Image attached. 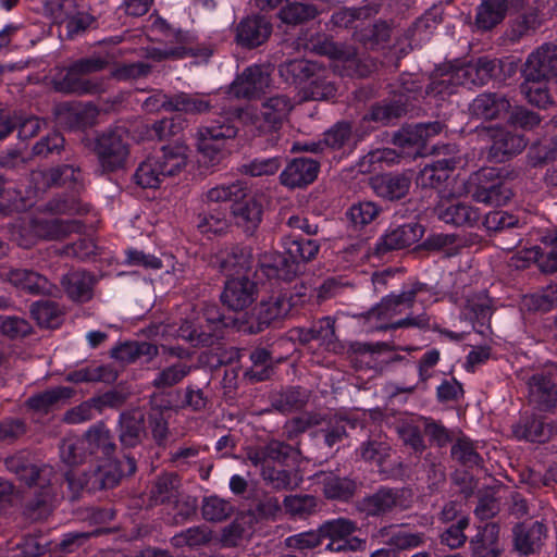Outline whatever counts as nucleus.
Wrapping results in <instances>:
<instances>
[{
	"instance_id": "f03ea898",
	"label": "nucleus",
	"mask_w": 557,
	"mask_h": 557,
	"mask_svg": "<svg viewBox=\"0 0 557 557\" xmlns=\"http://www.w3.org/2000/svg\"><path fill=\"white\" fill-rule=\"evenodd\" d=\"M187 311V309L185 310ZM181 325L176 335L191 346H211L223 336L227 325L216 304L190 305V312H182Z\"/></svg>"
},
{
	"instance_id": "f8f14e48",
	"label": "nucleus",
	"mask_w": 557,
	"mask_h": 557,
	"mask_svg": "<svg viewBox=\"0 0 557 557\" xmlns=\"http://www.w3.org/2000/svg\"><path fill=\"white\" fill-rule=\"evenodd\" d=\"M292 305L286 295L273 294L262 299L253 309L250 321L244 331L250 334L263 332L272 323L285 318L290 311Z\"/></svg>"
},
{
	"instance_id": "69168bd1",
	"label": "nucleus",
	"mask_w": 557,
	"mask_h": 557,
	"mask_svg": "<svg viewBox=\"0 0 557 557\" xmlns=\"http://www.w3.org/2000/svg\"><path fill=\"white\" fill-rule=\"evenodd\" d=\"M72 393L69 387H54L29 397L27 405L36 411L48 412L60 400L70 398Z\"/></svg>"
},
{
	"instance_id": "4be33fe9",
	"label": "nucleus",
	"mask_w": 557,
	"mask_h": 557,
	"mask_svg": "<svg viewBox=\"0 0 557 557\" xmlns=\"http://www.w3.org/2000/svg\"><path fill=\"white\" fill-rule=\"evenodd\" d=\"M418 302L417 281L408 282L403 286L401 293L398 295H389L369 312L370 318L379 320L392 319L401 312L400 307H412Z\"/></svg>"
},
{
	"instance_id": "3c124183",
	"label": "nucleus",
	"mask_w": 557,
	"mask_h": 557,
	"mask_svg": "<svg viewBox=\"0 0 557 557\" xmlns=\"http://www.w3.org/2000/svg\"><path fill=\"white\" fill-rule=\"evenodd\" d=\"M157 354V346L147 342H126L111 350L112 358L124 363L135 362L140 357L150 359Z\"/></svg>"
},
{
	"instance_id": "ddd939ff",
	"label": "nucleus",
	"mask_w": 557,
	"mask_h": 557,
	"mask_svg": "<svg viewBox=\"0 0 557 557\" xmlns=\"http://www.w3.org/2000/svg\"><path fill=\"white\" fill-rule=\"evenodd\" d=\"M52 88L64 95H96L103 90V83L99 78L83 77L74 67L59 69L51 77Z\"/></svg>"
},
{
	"instance_id": "c9c22d12",
	"label": "nucleus",
	"mask_w": 557,
	"mask_h": 557,
	"mask_svg": "<svg viewBox=\"0 0 557 557\" xmlns=\"http://www.w3.org/2000/svg\"><path fill=\"white\" fill-rule=\"evenodd\" d=\"M61 283L74 301L86 302L92 297L94 277L86 271H71L63 276Z\"/></svg>"
},
{
	"instance_id": "13d9d810",
	"label": "nucleus",
	"mask_w": 557,
	"mask_h": 557,
	"mask_svg": "<svg viewBox=\"0 0 557 557\" xmlns=\"http://www.w3.org/2000/svg\"><path fill=\"white\" fill-rule=\"evenodd\" d=\"M381 213V208L373 201H359L354 203L346 212L349 225L355 230H361L373 222Z\"/></svg>"
},
{
	"instance_id": "37998d69",
	"label": "nucleus",
	"mask_w": 557,
	"mask_h": 557,
	"mask_svg": "<svg viewBox=\"0 0 557 557\" xmlns=\"http://www.w3.org/2000/svg\"><path fill=\"white\" fill-rule=\"evenodd\" d=\"M211 54V49L200 42L194 33L176 32V59L193 58L206 61Z\"/></svg>"
},
{
	"instance_id": "7c9ffc66",
	"label": "nucleus",
	"mask_w": 557,
	"mask_h": 557,
	"mask_svg": "<svg viewBox=\"0 0 557 557\" xmlns=\"http://www.w3.org/2000/svg\"><path fill=\"white\" fill-rule=\"evenodd\" d=\"M252 267V253L249 247L233 246L219 257V269L228 277L246 275Z\"/></svg>"
},
{
	"instance_id": "6e6d98bb",
	"label": "nucleus",
	"mask_w": 557,
	"mask_h": 557,
	"mask_svg": "<svg viewBox=\"0 0 557 557\" xmlns=\"http://www.w3.org/2000/svg\"><path fill=\"white\" fill-rule=\"evenodd\" d=\"M88 456L84 436L74 434L66 435L60 444V458L69 466H77L85 461Z\"/></svg>"
},
{
	"instance_id": "a211bd4d",
	"label": "nucleus",
	"mask_w": 557,
	"mask_h": 557,
	"mask_svg": "<svg viewBox=\"0 0 557 557\" xmlns=\"http://www.w3.org/2000/svg\"><path fill=\"white\" fill-rule=\"evenodd\" d=\"M422 235V226L414 222L391 227L375 244V253L384 256L389 251L407 248L417 243Z\"/></svg>"
},
{
	"instance_id": "5fc2aeb1",
	"label": "nucleus",
	"mask_w": 557,
	"mask_h": 557,
	"mask_svg": "<svg viewBox=\"0 0 557 557\" xmlns=\"http://www.w3.org/2000/svg\"><path fill=\"white\" fill-rule=\"evenodd\" d=\"M144 433V417L139 412L122 413L120 417V441L126 447L140 443Z\"/></svg>"
},
{
	"instance_id": "39448f33",
	"label": "nucleus",
	"mask_w": 557,
	"mask_h": 557,
	"mask_svg": "<svg viewBox=\"0 0 557 557\" xmlns=\"http://www.w3.org/2000/svg\"><path fill=\"white\" fill-rule=\"evenodd\" d=\"M174 384V368L169 367L154 379L157 392L151 398L150 424L153 437L161 443L169 432V420L173 416L172 386Z\"/></svg>"
},
{
	"instance_id": "0eeeda50",
	"label": "nucleus",
	"mask_w": 557,
	"mask_h": 557,
	"mask_svg": "<svg viewBox=\"0 0 557 557\" xmlns=\"http://www.w3.org/2000/svg\"><path fill=\"white\" fill-rule=\"evenodd\" d=\"M237 131L235 114L230 111L214 114L199 128L200 149L211 165L220 163L222 159L220 141L234 138Z\"/></svg>"
},
{
	"instance_id": "393cba45",
	"label": "nucleus",
	"mask_w": 557,
	"mask_h": 557,
	"mask_svg": "<svg viewBox=\"0 0 557 557\" xmlns=\"http://www.w3.org/2000/svg\"><path fill=\"white\" fill-rule=\"evenodd\" d=\"M271 33L272 25L265 17L252 15L238 23L236 40L244 47L255 48L265 42Z\"/></svg>"
},
{
	"instance_id": "7ed1b4c3",
	"label": "nucleus",
	"mask_w": 557,
	"mask_h": 557,
	"mask_svg": "<svg viewBox=\"0 0 557 557\" xmlns=\"http://www.w3.org/2000/svg\"><path fill=\"white\" fill-rule=\"evenodd\" d=\"M4 465L8 471L14 473L21 482L35 488L36 500L32 505L33 509L52 500L54 497L52 480L55 475L52 467L34 463L25 453L8 457Z\"/></svg>"
},
{
	"instance_id": "a878e982",
	"label": "nucleus",
	"mask_w": 557,
	"mask_h": 557,
	"mask_svg": "<svg viewBox=\"0 0 557 557\" xmlns=\"http://www.w3.org/2000/svg\"><path fill=\"white\" fill-rule=\"evenodd\" d=\"M510 107V101L504 95L483 92L473 99L469 111L474 117L490 121L503 117Z\"/></svg>"
},
{
	"instance_id": "b1692460",
	"label": "nucleus",
	"mask_w": 557,
	"mask_h": 557,
	"mask_svg": "<svg viewBox=\"0 0 557 557\" xmlns=\"http://www.w3.org/2000/svg\"><path fill=\"white\" fill-rule=\"evenodd\" d=\"M320 163L310 158H296L280 174L282 185L289 188L304 187L318 177Z\"/></svg>"
},
{
	"instance_id": "423d86ee",
	"label": "nucleus",
	"mask_w": 557,
	"mask_h": 557,
	"mask_svg": "<svg viewBox=\"0 0 557 557\" xmlns=\"http://www.w3.org/2000/svg\"><path fill=\"white\" fill-rule=\"evenodd\" d=\"M293 109L294 103L287 95H275L265 98L257 112L246 111L242 117L259 134L268 135L282 128Z\"/></svg>"
},
{
	"instance_id": "79ce46f5",
	"label": "nucleus",
	"mask_w": 557,
	"mask_h": 557,
	"mask_svg": "<svg viewBox=\"0 0 557 557\" xmlns=\"http://www.w3.org/2000/svg\"><path fill=\"white\" fill-rule=\"evenodd\" d=\"M421 417L400 419L395 424V430L399 438L416 454H421L425 449V443L421 434Z\"/></svg>"
},
{
	"instance_id": "49530a36",
	"label": "nucleus",
	"mask_w": 557,
	"mask_h": 557,
	"mask_svg": "<svg viewBox=\"0 0 557 557\" xmlns=\"http://www.w3.org/2000/svg\"><path fill=\"white\" fill-rule=\"evenodd\" d=\"M112 394H104L101 397L91 398L69 410L64 416V421L70 424L89 421L95 417L96 411H101L103 407L112 406Z\"/></svg>"
},
{
	"instance_id": "338daca9",
	"label": "nucleus",
	"mask_w": 557,
	"mask_h": 557,
	"mask_svg": "<svg viewBox=\"0 0 557 557\" xmlns=\"http://www.w3.org/2000/svg\"><path fill=\"white\" fill-rule=\"evenodd\" d=\"M545 82L524 77V82L520 85V90L528 102L540 109H546L553 103Z\"/></svg>"
},
{
	"instance_id": "a18cd8bd",
	"label": "nucleus",
	"mask_w": 557,
	"mask_h": 557,
	"mask_svg": "<svg viewBox=\"0 0 557 557\" xmlns=\"http://www.w3.org/2000/svg\"><path fill=\"white\" fill-rule=\"evenodd\" d=\"M232 213L237 225L253 231L261 221V207L253 198H243L232 206Z\"/></svg>"
},
{
	"instance_id": "8fccbe9b",
	"label": "nucleus",
	"mask_w": 557,
	"mask_h": 557,
	"mask_svg": "<svg viewBox=\"0 0 557 557\" xmlns=\"http://www.w3.org/2000/svg\"><path fill=\"white\" fill-rule=\"evenodd\" d=\"M37 240H59L66 237L76 228V222L57 218H36Z\"/></svg>"
},
{
	"instance_id": "4468645a",
	"label": "nucleus",
	"mask_w": 557,
	"mask_h": 557,
	"mask_svg": "<svg viewBox=\"0 0 557 557\" xmlns=\"http://www.w3.org/2000/svg\"><path fill=\"white\" fill-rule=\"evenodd\" d=\"M528 79L549 81L557 76V44L545 42L532 51L523 65Z\"/></svg>"
},
{
	"instance_id": "bf43d9fd",
	"label": "nucleus",
	"mask_w": 557,
	"mask_h": 557,
	"mask_svg": "<svg viewBox=\"0 0 557 557\" xmlns=\"http://www.w3.org/2000/svg\"><path fill=\"white\" fill-rule=\"evenodd\" d=\"M468 309L474 321V330L484 335L490 330V320L493 314L491 299L485 295L471 298L468 300Z\"/></svg>"
},
{
	"instance_id": "f3484780",
	"label": "nucleus",
	"mask_w": 557,
	"mask_h": 557,
	"mask_svg": "<svg viewBox=\"0 0 557 557\" xmlns=\"http://www.w3.org/2000/svg\"><path fill=\"white\" fill-rule=\"evenodd\" d=\"M434 213L438 220L455 226H473L480 220L476 208L456 197H442L434 207Z\"/></svg>"
},
{
	"instance_id": "a19ab883",
	"label": "nucleus",
	"mask_w": 557,
	"mask_h": 557,
	"mask_svg": "<svg viewBox=\"0 0 557 557\" xmlns=\"http://www.w3.org/2000/svg\"><path fill=\"white\" fill-rule=\"evenodd\" d=\"M508 11L507 0H484L476 9L475 25L490 30L503 22Z\"/></svg>"
},
{
	"instance_id": "20e7f679",
	"label": "nucleus",
	"mask_w": 557,
	"mask_h": 557,
	"mask_svg": "<svg viewBox=\"0 0 557 557\" xmlns=\"http://www.w3.org/2000/svg\"><path fill=\"white\" fill-rule=\"evenodd\" d=\"M412 493L405 487L381 486L358 499L356 510L366 518H384L411 507Z\"/></svg>"
},
{
	"instance_id": "1a4fd4ad",
	"label": "nucleus",
	"mask_w": 557,
	"mask_h": 557,
	"mask_svg": "<svg viewBox=\"0 0 557 557\" xmlns=\"http://www.w3.org/2000/svg\"><path fill=\"white\" fill-rule=\"evenodd\" d=\"M476 132L481 140L491 143L487 158L492 162H505L521 153L528 145L523 135L503 126H484Z\"/></svg>"
},
{
	"instance_id": "5701e85b",
	"label": "nucleus",
	"mask_w": 557,
	"mask_h": 557,
	"mask_svg": "<svg viewBox=\"0 0 557 557\" xmlns=\"http://www.w3.org/2000/svg\"><path fill=\"white\" fill-rule=\"evenodd\" d=\"M546 537L547 527L541 521L522 522L513 528L515 547L523 555L540 552Z\"/></svg>"
},
{
	"instance_id": "bb28decb",
	"label": "nucleus",
	"mask_w": 557,
	"mask_h": 557,
	"mask_svg": "<svg viewBox=\"0 0 557 557\" xmlns=\"http://www.w3.org/2000/svg\"><path fill=\"white\" fill-rule=\"evenodd\" d=\"M260 272L268 278L292 281L298 273L299 267L296 261L288 257L285 251L265 252L259 259Z\"/></svg>"
},
{
	"instance_id": "de8ad7c7",
	"label": "nucleus",
	"mask_w": 557,
	"mask_h": 557,
	"mask_svg": "<svg viewBox=\"0 0 557 557\" xmlns=\"http://www.w3.org/2000/svg\"><path fill=\"white\" fill-rule=\"evenodd\" d=\"M317 72H321L318 64L304 59L290 60L280 66L281 75L294 84H309Z\"/></svg>"
},
{
	"instance_id": "c85d7f7f",
	"label": "nucleus",
	"mask_w": 557,
	"mask_h": 557,
	"mask_svg": "<svg viewBox=\"0 0 557 557\" xmlns=\"http://www.w3.org/2000/svg\"><path fill=\"white\" fill-rule=\"evenodd\" d=\"M322 136L327 149L343 153L352 152L362 138L358 131L352 132L351 124L346 121L335 123Z\"/></svg>"
},
{
	"instance_id": "0e129e2a",
	"label": "nucleus",
	"mask_w": 557,
	"mask_h": 557,
	"mask_svg": "<svg viewBox=\"0 0 557 557\" xmlns=\"http://www.w3.org/2000/svg\"><path fill=\"white\" fill-rule=\"evenodd\" d=\"M116 379L115 371L109 366H88L67 374V381L83 382H113Z\"/></svg>"
},
{
	"instance_id": "c03bdc74",
	"label": "nucleus",
	"mask_w": 557,
	"mask_h": 557,
	"mask_svg": "<svg viewBox=\"0 0 557 557\" xmlns=\"http://www.w3.org/2000/svg\"><path fill=\"white\" fill-rule=\"evenodd\" d=\"M409 96L399 94L393 100L373 106L369 119L374 122L382 124H388L393 120L400 117L407 112L409 106Z\"/></svg>"
},
{
	"instance_id": "ea45409f",
	"label": "nucleus",
	"mask_w": 557,
	"mask_h": 557,
	"mask_svg": "<svg viewBox=\"0 0 557 557\" xmlns=\"http://www.w3.org/2000/svg\"><path fill=\"white\" fill-rule=\"evenodd\" d=\"M323 494L327 499L348 502L357 493L359 484L349 478H341L333 473L323 474Z\"/></svg>"
},
{
	"instance_id": "052dcab7",
	"label": "nucleus",
	"mask_w": 557,
	"mask_h": 557,
	"mask_svg": "<svg viewBox=\"0 0 557 557\" xmlns=\"http://www.w3.org/2000/svg\"><path fill=\"white\" fill-rule=\"evenodd\" d=\"M355 37L364 47L374 49L389 39L391 28L382 21L362 27L360 25L355 32Z\"/></svg>"
},
{
	"instance_id": "6e6552de",
	"label": "nucleus",
	"mask_w": 557,
	"mask_h": 557,
	"mask_svg": "<svg viewBox=\"0 0 557 557\" xmlns=\"http://www.w3.org/2000/svg\"><path fill=\"white\" fill-rule=\"evenodd\" d=\"M309 48L321 55H327L343 65L342 74L348 76H367L371 69L360 63L352 46L336 44L326 35H317L309 40ZM339 64H336L338 67Z\"/></svg>"
},
{
	"instance_id": "58836bf2",
	"label": "nucleus",
	"mask_w": 557,
	"mask_h": 557,
	"mask_svg": "<svg viewBox=\"0 0 557 557\" xmlns=\"http://www.w3.org/2000/svg\"><path fill=\"white\" fill-rule=\"evenodd\" d=\"M458 163V159L449 157L425 164L420 172L418 182L423 187L436 188L448 178L449 172L455 170Z\"/></svg>"
},
{
	"instance_id": "9b49d317",
	"label": "nucleus",
	"mask_w": 557,
	"mask_h": 557,
	"mask_svg": "<svg viewBox=\"0 0 557 557\" xmlns=\"http://www.w3.org/2000/svg\"><path fill=\"white\" fill-rule=\"evenodd\" d=\"M469 184L475 186L471 193L478 202L497 207L506 205L512 197L511 189L497 180V172L493 168H484L473 173Z\"/></svg>"
},
{
	"instance_id": "c756f323",
	"label": "nucleus",
	"mask_w": 557,
	"mask_h": 557,
	"mask_svg": "<svg viewBox=\"0 0 557 557\" xmlns=\"http://www.w3.org/2000/svg\"><path fill=\"white\" fill-rule=\"evenodd\" d=\"M411 185V177L405 173H387L371 180L374 193L388 200H397L407 195Z\"/></svg>"
},
{
	"instance_id": "72a5a7b5",
	"label": "nucleus",
	"mask_w": 557,
	"mask_h": 557,
	"mask_svg": "<svg viewBox=\"0 0 557 557\" xmlns=\"http://www.w3.org/2000/svg\"><path fill=\"white\" fill-rule=\"evenodd\" d=\"M281 244L285 253L296 261L299 267L300 262H310L318 256L320 244L315 239L302 238L294 234L282 236Z\"/></svg>"
},
{
	"instance_id": "f704fd0d",
	"label": "nucleus",
	"mask_w": 557,
	"mask_h": 557,
	"mask_svg": "<svg viewBox=\"0 0 557 557\" xmlns=\"http://www.w3.org/2000/svg\"><path fill=\"white\" fill-rule=\"evenodd\" d=\"M381 537H386L385 544L397 549H414L424 545L426 537L422 532H411L404 527H384L379 530Z\"/></svg>"
},
{
	"instance_id": "09e8293b",
	"label": "nucleus",
	"mask_w": 557,
	"mask_h": 557,
	"mask_svg": "<svg viewBox=\"0 0 557 557\" xmlns=\"http://www.w3.org/2000/svg\"><path fill=\"white\" fill-rule=\"evenodd\" d=\"M88 456L101 453L103 457L110 458L115 449L110 431L103 424L92 425L84 435Z\"/></svg>"
},
{
	"instance_id": "864d4df0",
	"label": "nucleus",
	"mask_w": 557,
	"mask_h": 557,
	"mask_svg": "<svg viewBox=\"0 0 557 557\" xmlns=\"http://www.w3.org/2000/svg\"><path fill=\"white\" fill-rule=\"evenodd\" d=\"M376 12L375 8L370 5L361 8H343L332 14L331 23L336 27H354L357 30L366 20L375 15Z\"/></svg>"
},
{
	"instance_id": "603ef678",
	"label": "nucleus",
	"mask_w": 557,
	"mask_h": 557,
	"mask_svg": "<svg viewBox=\"0 0 557 557\" xmlns=\"http://www.w3.org/2000/svg\"><path fill=\"white\" fill-rule=\"evenodd\" d=\"M10 236L22 248H32L37 240L36 216L23 215L10 224Z\"/></svg>"
},
{
	"instance_id": "aec40b11",
	"label": "nucleus",
	"mask_w": 557,
	"mask_h": 557,
	"mask_svg": "<svg viewBox=\"0 0 557 557\" xmlns=\"http://www.w3.org/2000/svg\"><path fill=\"white\" fill-rule=\"evenodd\" d=\"M136 472V461L133 457L125 456L124 461L98 466L88 478L79 481L78 487L83 488L89 484L91 487L111 488L115 486L123 475H132Z\"/></svg>"
},
{
	"instance_id": "6ab92c4d",
	"label": "nucleus",
	"mask_w": 557,
	"mask_h": 557,
	"mask_svg": "<svg viewBox=\"0 0 557 557\" xmlns=\"http://www.w3.org/2000/svg\"><path fill=\"white\" fill-rule=\"evenodd\" d=\"M257 297V285L247 275L228 277L221 300L228 309L239 311L250 306Z\"/></svg>"
},
{
	"instance_id": "cd10ccee",
	"label": "nucleus",
	"mask_w": 557,
	"mask_h": 557,
	"mask_svg": "<svg viewBox=\"0 0 557 557\" xmlns=\"http://www.w3.org/2000/svg\"><path fill=\"white\" fill-rule=\"evenodd\" d=\"M320 528L323 540H329L326 549L331 552H346L347 539L358 529L357 523L347 518L327 520Z\"/></svg>"
},
{
	"instance_id": "9d476101",
	"label": "nucleus",
	"mask_w": 557,
	"mask_h": 557,
	"mask_svg": "<svg viewBox=\"0 0 557 557\" xmlns=\"http://www.w3.org/2000/svg\"><path fill=\"white\" fill-rule=\"evenodd\" d=\"M126 137L123 128H115L97 138L95 153L102 173L115 172L125 165L129 153Z\"/></svg>"
},
{
	"instance_id": "412c9836",
	"label": "nucleus",
	"mask_w": 557,
	"mask_h": 557,
	"mask_svg": "<svg viewBox=\"0 0 557 557\" xmlns=\"http://www.w3.org/2000/svg\"><path fill=\"white\" fill-rule=\"evenodd\" d=\"M540 242L550 249L543 251L540 246H534L522 251L518 260L534 262L543 273L557 272V227L546 230Z\"/></svg>"
},
{
	"instance_id": "774afa93",
	"label": "nucleus",
	"mask_w": 557,
	"mask_h": 557,
	"mask_svg": "<svg viewBox=\"0 0 557 557\" xmlns=\"http://www.w3.org/2000/svg\"><path fill=\"white\" fill-rule=\"evenodd\" d=\"M524 306L532 310L547 312L557 306V282H554L540 292L525 296Z\"/></svg>"
},
{
	"instance_id": "2f4dec72",
	"label": "nucleus",
	"mask_w": 557,
	"mask_h": 557,
	"mask_svg": "<svg viewBox=\"0 0 557 557\" xmlns=\"http://www.w3.org/2000/svg\"><path fill=\"white\" fill-rule=\"evenodd\" d=\"M293 450L289 444L280 441H271L264 446L248 449L246 456L255 467H264L272 466L273 462H285Z\"/></svg>"
},
{
	"instance_id": "f257e3e1",
	"label": "nucleus",
	"mask_w": 557,
	"mask_h": 557,
	"mask_svg": "<svg viewBox=\"0 0 557 557\" xmlns=\"http://www.w3.org/2000/svg\"><path fill=\"white\" fill-rule=\"evenodd\" d=\"M174 117H165L156 122L149 131V137L157 139L161 146L159 151L141 162L134 180L143 188H157L164 177L174 173Z\"/></svg>"
},
{
	"instance_id": "4d7b16f0",
	"label": "nucleus",
	"mask_w": 557,
	"mask_h": 557,
	"mask_svg": "<svg viewBox=\"0 0 557 557\" xmlns=\"http://www.w3.org/2000/svg\"><path fill=\"white\" fill-rule=\"evenodd\" d=\"M281 510L278 498L269 493L256 495L248 505V513L256 520H275Z\"/></svg>"
},
{
	"instance_id": "680f3d73",
	"label": "nucleus",
	"mask_w": 557,
	"mask_h": 557,
	"mask_svg": "<svg viewBox=\"0 0 557 557\" xmlns=\"http://www.w3.org/2000/svg\"><path fill=\"white\" fill-rule=\"evenodd\" d=\"M202 517L207 521L221 522L228 519L234 512L233 504L216 495L205 497L201 504Z\"/></svg>"
},
{
	"instance_id": "dca6fc26",
	"label": "nucleus",
	"mask_w": 557,
	"mask_h": 557,
	"mask_svg": "<svg viewBox=\"0 0 557 557\" xmlns=\"http://www.w3.org/2000/svg\"><path fill=\"white\" fill-rule=\"evenodd\" d=\"M528 399L540 411L557 405V372H537L528 380Z\"/></svg>"
},
{
	"instance_id": "e2e57ef3",
	"label": "nucleus",
	"mask_w": 557,
	"mask_h": 557,
	"mask_svg": "<svg viewBox=\"0 0 557 557\" xmlns=\"http://www.w3.org/2000/svg\"><path fill=\"white\" fill-rule=\"evenodd\" d=\"M513 433L518 438L542 443L549 437L550 428L540 419L527 418L515 426Z\"/></svg>"
},
{
	"instance_id": "2eb2a0df",
	"label": "nucleus",
	"mask_w": 557,
	"mask_h": 557,
	"mask_svg": "<svg viewBox=\"0 0 557 557\" xmlns=\"http://www.w3.org/2000/svg\"><path fill=\"white\" fill-rule=\"evenodd\" d=\"M270 71L264 65H250L231 85L236 98L253 99L260 97L270 86Z\"/></svg>"
},
{
	"instance_id": "4c0bfd02",
	"label": "nucleus",
	"mask_w": 557,
	"mask_h": 557,
	"mask_svg": "<svg viewBox=\"0 0 557 557\" xmlns=\"http://www.w3.org/2000/svg\"><path fill=\"white\" fill-rule=\"evenodd\" d=\"M62 171L65 173L70 172L72 175L75 173L70 168L38 169L32 171L29 176L30 186L26 198H36L50 187L61 186Z\"/></svg>"
},
{
	"instance_id": "473e14b6",
	"label": "nucleus",
	"mask_w": 557,
	"mask_h": 557,
	"mask_svg": "<svg viewBox=\"0 0 557 557\" xmlns=\"http://www.w3.org/2000/svg\"><path fill=\"white\" fill-rule=\"evenodd\" d=\"M498 537L499 527L496 523H486L479 529L470 541L471 557H499L502 550Z\"/></svg>"
},
{
	"instance_id": "e433bc0d",
	"label": "nucleus",
	"mask_w": 557,
	"mask_h": 557,
	"mask_svg": "<svg viewBox=\"0 0 557 557\" xmlns=\"http://www.w3.org/2000/svg\"><path fill=\"white\" fill-rule=\"evenodd\" d=\"M7 277L12 285L29 294H46L51 290L49 281L32 270L14 269L9 271Z\"/></svg>"
}]
</instances>
